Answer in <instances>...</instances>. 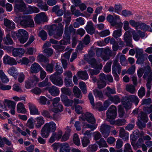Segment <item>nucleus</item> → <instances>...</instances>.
<instances>
[{"mask_svg": "<svg viewBox=\"0 0 152 152\" xmlns=\"http://www.w3.org/2000/svg\"><path fill=\"white\" fill-rule=\"evenodd\" d=\"M82 144L84 147L86 146L90 143L89 138L87 137H84L82 140Z\"/></svg>", "mask_w": 152, "mask_h": 152, "instance_id": "obj_61", "label": "nucleus"}, {"mask_svg": "<svg viewBox=\"0 0 152 152\" xmlns=\"http://www.w3.org/2000/svg\"><path fill=\"white\" fill-rule=\"evenodd\" d=\"M115 63V66L116 67V72H117V68L118 73V74H120L121 72V66L118 63V61L117 59H115L113 62V65L112 66V68L113 67V66L114 65V63Z\"/></svg>", "mask_w": 152, "mask_h": 152, "instance_id": "obj_48", "label": "nucleus"}, {"mask_svg": "<svg viewBox=\"0 0 152 152\" xmlns=\"http://www.w3.org/2000/svg\"><path fill=\"white\" fill-rule=\"evenodd\" d=\"M37 123L36 125V126L37 128L40 127L44 123V120L42 117H39L36 119Z\"/></svg>", "mask_w": 152, "mask_h": 152, "instance_id": "obj_36", "label": "nucleus"}, {"mask_svg": "<svg viewBox=\"0 0 152 152\" xmlns=\"http://www.w3.org/2000/svg\"><path fill=\"white\" fill-rule=\"evenodd\" d=\"M33 121L34 119L32 118L28 119L26 124V126L30 129L33 128L34 127Z\"/></svg>", "mask_w": 152, "mask_h": 152, "instance_id": "obj_58", "label": "nucleus"}, {"mask_svg": "<svg viewBox=\"0 0 152 152\" xmlns=\"http://www.w3.org/2000/svg\"><path fill=\"white\" fill-rule=\"evenodd\" d=\"M3 41L5 45H12L13 43V41L11 38L9 34H7L6 37L4 38Z\"/></svg>", "mask_w": 152, "mask_h": 152, "instance_id": "obj_30", "label": "nucleus"}, {"mask_svg": "<svg viewBox=\"0 0 152 152\" xmlns=\"http://www.w3.org/2000/svg\"><path fill=\"white\" fill-rule=\"evenodd\" d=\"M72 49L69 48L68 47H67L65 49V51H67L66 53H65L64 55V56L66 58L69 60L70 56V54L72 51Z\"/></svg>", "mask_w": 152, "mask_h": 152, "instance_id": "obj_51", "label": "nucleus"}, {"mask_svg": "<svg viewBox=\"0 0 152 152\" xmlns=\"http://www.w3.org/2000/svg\"><path fill=\"white\" fill-rule=\"evenodd\" d=\"M44 52L48 56H50L53 53L52 49L50 48L45 49L44 50Z\"/></svg>", "mask_w": 152, "mask_h": 152, "instance_id": "obj_59", "label": "nucleus"}, {"mask_svg": "<svg viewBox=\"0 0 152 152\" xmlns=\"http://www.w3.org/2000/svg\"><path fill=\"white\" fill-rule=\"evenodd\" d=\"M20 25L24 28H33L34 26V23L30 15H24L23 16Z\"/></svg>", "mask_w": 152, "mask_h": 152, "instance_id": "obj_4", "label": "nucleus"}, {"mask_svg": "<svg viewBox=\"0 0 152 152\" xmlns=\"http://www.w3.org/2000/svg\"><path fill=\"white\" fill-rule=\"evenodd\" d=\"M88 71L89 72L90 75L91 76L94 75H96L98 74L100 72V71L98 69H89Z\"/></svg>", "mask_w": 152, "mask_h": 152, "instance_id": "obj_62", "label": "nucleus"}, {"mask_svg": "<svg viewBox=\"0 0 152 152\" xmlns=\"http://www.w3.org/2000/svg\"><path fill=\"white\" fill-rule=\"evenodd\" d=\"M70 149L68 144L66 143H64L61 145L60 152H70Z\"/></svg>", "mask_w": 152, "mask_h": 152, "instance_id": "obj_29", "label": "nucleus"}, {"mask_svg": "<svg viewBox=\"0 0 152 152\" xmlns=\"http://www.w3.org/2000/svg\"><path fill=\"white\" fill-rule=\"evenodd\" d=\"M46 20L47 17L44 12L37 14L34 18V21L37 24H40L42 22H45Z\"/></svg>", "mask_w": 152, "mask_h": 152, "instance_id": "obj_14", "label": "nucleus"}, {"mask_svg": "<svg viewBox=\"0 0 152 152\" xmlns=\"http://www.w3.org/2000/svg\"><path fill=\"white\" fill-rule=\"evenodd\" d=\"M80 87L83 93L86 94L87 92L86 86L85 83L83 82H80L79 83Z\"/></svg>", "mask_w": 152, "mask_h": 152, "instance_id": "obj_50", "label": "nucleus"}, {"mask_svg": "<svg viewBox=\"0 0 152 152\" xmlns=\"http://www.w3.org/2000/svg\"><path fill=\"white\" fill-rule=\"evenodd\" d=\"M73 143L77 146H79L80 144L79 138L76 133H75L73 135Z\"/></svg>", "mask_w": 152, "mask_h": 152, "instance_id": "obj_47", "label": "nucleus"}, {"mask_svg": "<svg viewBox=\"0 0 152 152\" xmlns=\"http://www.w3.org/2000/svg\"><path fill=\"white\" fill-rule=\"evenodd\" d=\"M97 146L95 144L89 145L88 148V152H94L97 150Z\"/></svg>", "mask_w": 152, "mask_h": 152, "instance_id": "obj_60", "label": "nucleus"}, {"mask_svg": "<svg viewBox=\"0 0 152 152\" xmlns=\"http://www.w3.org/2000/svg\"><path fill=\"white\" fill-rule=\"evenodd\" d=\"M43 2L42 1H40L38 4V6L41 9L46 11L48 9V6L46 4H44Z\"/></svg>", "mask_w": 152, "mask_h": 152, "instance_id": "obj_46", "label": "nucleus"}, {"mask_svg": "<svg viewBox=\"0 0 152 152\" xmlns=\"http://www.w3.org/2000/svg\"><path fill=\"white\" fill-rule=\"evenodd\" d=\"M124 42L126 43V46H129L132 48L133 47L132 44V35L128 31H126L124 36Z\"/></svg>", "mask_w": 152, "mask_h": 152, "instance_id": "obj_7", "label": "nucleus"}, {"mask_svg": "<svg viewBox=\"0 0 152 152\" xmlns=\"http://www.w3.org/2000/svg\"><path fill=\"white\" fill-rule=\"evenodd\" d=\"M106 19L113 26L117 25L120 23H121L119 16L117 15H114V17H113V15L109 14L107 16Z\"/></svg>", "mask_w": 152, "mask_h": 152, "instance_id": "obj_5", "label": "nucleus"}, {"mask_svg": "<svg viewBox=\"0 0 152 152\" xmlns=\"http://www.w3.org/2000/svg\"><path fill=\"white\" fill-rule=\"evenodd\" d=\"M96 128L95 125H91L88 124H85L83 126L82 131L83 132H84L85 131V129L86 128H89L91 129V131H93L96 129Z\"/></svg>", "mask_w": 152, "mask_h": 152, "instance_id": "obj_41", "label": "nucleus"}, {"mask_svg": "<svg viewBox=\"0 0 152 152\" xmlns=\"http://www.w3.org/2000/svg\"><path fill=\"white\" fill-rule=\"evenodd\" d=\"M42 69L40 66L36 63L32 64L31 67V71L32 73H37Z\"/></svg>", "mask_w": 152, "mask_h": 152, "instance_id": "obj_23", "label": "nucleus"}, {"mask_svg": "<svg viewBox=\"0 0 152 152\" xmlns=\"http://www.w3.org/2000/svg\"><path fill=\"white\" fill-rule=\"evenodd\" d=\"M38 81V78L35 75L30 77L28 80L25 82V87L26 88H30L34 87Z\"/></svg>", "mask_w": 152, "mask_h": 152, "instance_id": "obj_6", "label": "nucleus"}, {"mask_svg": "<svg viewBox=\"0 0 152 152\" xmlns=\"http://www.w3.org/2000/svg\"><path fill=\"white\" fill-rule=\"evenodd\" d=\"M140 118L144 122L146 123L148 121L147 116L145 113L143 112H141Z\"/></svg>", "mask_w": 152, "mask_h": 152, "instance_id": "obj_55", "label": "nucleus"}, {"mask_svg": "<svg viewBox=\"0 0 152 152\" xmlns=\"http://www.w3.org/2000/svg\"><path fill=\"white\" fill-rule=\"evenodd\" d=\"M58 75H53L50 77V79L54 85L60 86L63 84V80L61 77L58 76Z\"/></svg>", "mask_w": 152, "mask_h": 152, "instance_id": "obj_9", "label": "nucleus"}, {"mask_svg": "<svg viewBox=\"0 0 152 152\" xmlns=\"http://www.w3.org/2000/svg\"><path fill=\"white\" fill-rule=\"evenodd\" d=\"M88 63L90 64L91 66L94 68L101 69H102V65L101 64H98V63L95 58H90L86 60Z\"/></svg>", "mask_w": 152, "mask_h": 152, "instance_id": "obj_15", "label": "nucleus"}, {"mask_svg": "<svg viewBox=\"0 0 152 152\" xmlns=\"http://www.w3.org/2000/svg\"><path fill=\"white\" fill-rule=\"evenodd\" d=\"M123 26L122 23H120L118 25L115 26V28L117 29L113 32V36L115 38L117 39L122 34L121 28Z\"/></svg>", "mask_w": 152, "mask_h": 152, "instance_id": "obj_16", "label": "nucleus"}, {"mask_svg": "<svg viewBox=\"0 0 152 152\" xmlns=\"http://www.w3.org/2000/svg\"><path fill=\"white\" fill-rule=\"evenodd\" d=\"M19 36L18 39L20 42L22 43H24L26 41L28 38V32L25 30L21 29L18 30Z\"/></svg>", "mask_w": 152, "mask_h": 152, "instance_id": "obj_8", "label": "nucleus"}, {"mask_svg": "<svg viewBox=\"0 0 152 152\" xmlns=\"http://www.w3.org/2000/svg\"><path fill=\"white\" fill-rule=\"evenodd\" d=\"M122 102L124 107L127 109H129L132 106V103L137 105L139 102V99L137 96L130 95L124 97Z\"/></svg>", "mask_w": 152, "mask_h": 152, "instance_id": "obj_3", "label": "nucleus"}, {"mask_svg": "<svg viewBox=\"0 0 152 152\" xmlns=\"http://www.w3.org/2000/svg\"><path fill=\"white\" fill-rule=\"evenodd\" d=\"M109 100L114 102L115 104H117L120 102V99L118 96L110 97L109 98Z\"/></svg>", "mask_w": 152, "mask_h": 152, "instance_id": "obj_43", "label": "nucleus"}, {"mask_svg": "<svg viewBox=\"0 0 152 152\" xmlns=\"http://www.w3.org/2000/svg\"><path fill=\"white\" fill-rule=\"evenodd\" d=\"M126 90L131 94H134L136 91L135 86L132 84H127L126 86Z\"/></svg>", "mask_w": 152, "mask_h": 152, "instance_id": "obj_39", "label": "nucleus"}, {"mask_svg": "<svg viewBox=\"0 0 152 152\" xmlns=\"http://www.w3.org/2000/svg\"><path fill=\"white\" fill-rule=\"evenodd\" d=\"M62 134V132L61 130L58 131V134L56 132L53 133L49 140V142L53 143L55 141L56 138L57 140H59L61 138Z\"/></svg>", "mask_w": 152, "mask_h": 152, "instance_id": "obj_19", "label": "nucleus"}, {"mask_svg": "<svg viewBox=\"0 0 152 152\" xmlns=\"http://www.w3.org/2000/svg\"><path fill=\"white\" fill-rule=\"evenodd\" d=\"M145 88L143 87H141L138 92L139 96L140 98H142L145 96Z\"/></svg>", "mask_w": 152, "mask_h": 152, "instance_id": "obj_53", "label": "nucleus"}, {"mask_svg": "<svg viewBox=\"0 0 152 152\" xmlns=\"http://www.w3.org/2000/svg\"><path fill=\"white\" fill-rule=\"evenodd\" d=\"M61 91L64 94L69 96H71V98L72 99L73 95L72 94V93L69 88H63L61 89Z\"/></svg>", "mask_w": 152, "mask_h": 152, "instance_id": "obj_35", "label": "nucleus"}, {"mask_svg": "<svg viewBox=\"0 0 152 152\" xmlns=\"http://www.w3.org/2000/svg\"><path fill=\"white\" fill-rule=\"evenodd\" d=\"M4 25L7 27V30L8 31H10L15 28V24L14 23L7 18L4 19Z\"/></svg>", "mask_w": 152, "mask_h": 152, "instance_id": "obj_21", "label": "nucleus"}, {"mask_svg": "<svg viewBox=\"0 0 152 152\" xmlns=\"http://www.w3.org/2000/svg\"><path fill=\"white\" fill-rule=\"evenodd\" d=\"M70 37L64 34L63 39L60 41V44L62 45H67L68 43L70 44Z\"/></svg>", "mask_w": 152, "mask_h": 152, "instance_id": "obj_26", "label": "nucleus"}, {"mask_svg": "<svg viewBox=\"0 0 152 152\" xmlns=\"http://www.w3.org/2000/svg\"><path fill=\"white\" fill-rule=\"evenodd\" d=\"M63 107L61 104H58L56 107H54L53 109V111L54 113H57L58 112H61L62 111Z\"/></svg>", "mask_w": 152, "mask_h": 152, "instance_id": "obj_49", "label": "nucleus"}, {"mask_svg": "<svg viewBox=\"0 0 152 152\" xmlns=\"http://www.w3.org/2000/svg\"><path fill=\"white\" fill-rule=\"evenodd\" d=\"M126 123V120L124 119H119L116 121L115 125L117 126L124 125Z\"/></svg>", "mask_w": 152, "mask_h": 152, "instance_id": "obj_54", "label": "nucleus"}, {"mask_svg": "<svg viewBox=\"0 0 152 152\" xmlns=\"http://www.w3.org/2000/svg\"><path fill=\"white\" fill-rule=\"evenodd\" d=\"M116 92L115 88H110V87H107V91L105 92V95L109 98L111 96V94H116Z\"/></svg>", "mask_w": 152, "mask_h": 152, "instance_id": "obj_38", "label": "nucleus"}, {"mask_svg": "<svg viewBox=\"0 0 152 152\" xmlns=\"http://www.w3.org/2000/svg\"><path fill=\"white\" fill-rule=\"evenodd\" d=\"M87 32L91 35L95 33V29L93 26V23L91 21L88 22L85 28Z\"/></svg>", "mask_w": 152, "mask_h": 152, "instance_id": "obj_18", "label": "nucleus"}, {"mask_svg": "<svg viewBox=\"0 0 152 152\" xmlns=\"http://www.w3.org/2000/svg\"><path fill=\"white\" fill-rule=\"evenodd\" d=\"M96 143L100 146L106 147L107 146L106 142L104 139L102 138L100 139L99 141L96 142Z\"/></svg>", "mask_w": 152, "mask_h": 152, "instance_id": "obj_56", "label": "nucleus"}, {"mask_svg": "<svg viewBox=\"0 0 152 152\" xmlns=\"http://www.w3.org/2000/svg\"><path fill=\"white\" fill-rule=\"evenodd\" d=\"M119 137L125 141L127 140L129 138V134L126 132L124 129L121 128L119 131Z\"/></svg>", "mask_w": 152, "mask_h": 152, "instance_id": "obj_25", "label": "nucleus"}, {"mask_svg": "<svg viewBox=\"0 0 152 152\" xmlns=\"http://www.w3.org/2000/svg\"><path fill=\"white\" fill-rule=\"evenodd\" d=\"M26 7L25 3L21 1L16 4L14 7V10L15 12H23L26 10Z\"/></svg>", "mask_w": 152, "mask_h": 152, "instance_id": "obj_13", "label": "nucleus"}, {"mask_svg": "<svg viewBox=\"0 0 152 152\" xmlns=\"http://www.w3.org/2000/svg\"><path fill=\"white\" fill-rule=\"evenodd\" d=\"M56 128V124L53 121L46 123L41 130V134L42 136L44 138H47L50 132H55Z\"/></svg>", "mask_w": 152, "mask_h": 152, "instance_id": "obj_2", "label": "nucleus"}, {"mask_svg": "<svg viewBox=\"0 0 152 152\" xmlns=\"http://www.w3.org/2000/svg\"><path fill=\"white\" fill-rule=\"evenodd\" d=\"M28 106L30 110V113L32 115L38 114L39 112L38 110L35 106L31 103H28Z\"/></svg>", "mask_w": 152, "mask_h": 152, "instance_id": "obj_27", "label": "nucleus"}, {"mask_svg": "<svg viewBox=\"0 0 152 152\" xmlns=\"http://www.w3.org/2000/svg\"><path fill=\"white\" fill-rule=\"evenodd\" d=\"M73 92L76 97L80 99L82 98V95L81 91L77 86H75L74 87Z\"/></svg>", "mask_w": 152, "mask_h": 152, "instance_id": "obj_31", "label": "nucleus"}, {"mask_svg": "<svg viewBox=\"0 0 152 152\" xmlns=\"http://www.w3.org/2000/svg\"><path fill=\"white\" fill-rule=\"evenodd\" d=\"M83 121L86 120L88 122L94 124L95 123L96 120L93 115L91 113L87 112L83 115L81 118Z\"/></svg>", "mask_w": 152, "mask_h": 152, "instance_id": "obj_11", "label": "nucleus"}, {"mask_svg": "<svg viewBox=\"0 0 152 152\" xmlns=\"http://www.w3.org/2000/svg\"><path fill=\"white\" fill-rule=\"evenodd\" d=\"M117 109L114 105H111L107 111V118H115L117 116Z\"/></svg>", "mask_w": 152, "mask_h": 152, "instance_id": "obj_10", "label": "nucleus"}, {"mask_svg": "<svg viewBox=\"0 0 152 152\" xmlns=\"http://www.w3.org/2000/svg\"><path fill=\"white\" fill-rule=\"evenodd\" d=\"M63 28V26L61 23H59L58 25L53 24L50 27L48 30V34L50 36L54 35L53 37L57 39L62 36Z\"/></svg>", "mask_w": 152, "mask_h": 152, "instance_id": "obj_1", "label": "nucleus"}, {"mask_svg": "<svg viewBox=\"0 0 152 152\" xmlns=\"http://www.w3.org/2000/svg\"><path fill=\"white\" fill-rule=\"evenodd\" d=\"M132 33L133 39L134 40L138 41L139 40L140 37L137 32L136 33L135 30H133L132 31Z\"/></svg>", "mask_w": 152, "mask_h": 152, "instance_id": "obj_63", "label": "nucleus"}, {"mask_svg": "<svg viewBox=\"0 0 152 152\" xmlns=\"http://www.w3.org/2000/svg\"><path fill=\"white\" fill-rule=\"evenodd\" d=\"M111 126L105 124H102L101 126L100 131L105 138L107 137L109 135Z\"/></svg>", "mask_w": 152, "mask_h": 152, "instance_id": "obj_12", "label": "nucleus"}, {"mask_svg": "<svg viewBox=\"0 0 152 152\" xmlns=\"http://www.w3.org/2000/svg\"><path fill=\"white\" fill-rule=\"evenodd\" d=\"M77 74L78 77L82 79L87 80L88 78V75L86 72L79 71Z\"/></svg>", "mask_w": 152, "mask_h": 152, "instance_id": "obj_33", "label": "nucleus"}, {"mask_svg": "<svg viewBox=\"0 0 152 152\" xmlns=\"http://www.w3.org/2000/svg\"><path fill=\"white\" fill-rule=\"evenodd\" d=\"M0 77L2 82L4 83H6L9 81L8 78L2 70L0 71Z\"/></svg>", "mask_w": 152, "mask_h": 152, "instance_id": "obj_42", "label": "nucleus"}, {"mask_svg": "<svg viewBox=\"0 0 152 152\" xmlns=\"http://www.w3.org/2000/svg\"><path fill=\"white\" fill-rule=\"evenodd\" d=\"M17 111L19 113H22L25 114L26 111L23 104L21 102L19 103L17 105Z\"/></svg>", "mask_w": 152, "mask_h": 152, "instance_id": "obj_32", "label": "nucleus"}, {"mask_svg": "<svg viewBox=\"0 0 152 152\" xmlns=\"http://www.w3.org/2000/svg\"><path fill=\"white\" fill-rule=\"evenodd\" d=\"M129 23L132 27L135 28L136 29H137L140 25V22H137L133 20H130L129 21Z\"/></svg>", "mask_w": 152, "mask_h": 152, "instance_id": "obj_52", "label": "nucleus"}, {"mask_svg": "<svg viewBox=\"0 0 152 152\" xmlns=\"http://www.w3.org/2000/svg\"><path fill=\"white\" fill-rule=\"evenodd\" d=\"M38 35L43 40H45L47 39V34L46 32L42 30L39 32Z\"/></svg>", "mask_w": 152, "mask_h": 152, "instance_id": "obj_45", "label": "nucleus"}, {"mask_svg": "<svg viewBox=\"0 0 152 152\" xmlns=\"http://www.w3.org/2000/svg\"><path fill=\"white\" fill-rule=\"evenodd\" d=\"M49 92L53 96H58L60 92L58 88L55 86H53L48 88Z\"/></svg>", "mask_w": 152, "mask_h": 152, "instance_id": "obj_22", "label": "nucleus"}, {"mask_svg": "<svg viewBox=\"0 0 152 152\" xmlns=\"http://www.w3.org/2000/svg\"><path fill=\"white\" fill-rule=\"evenodd\" d=\"M55 69L56 72L53 75H59L63 72L62 67L59 65H58L57 63H56V64Z\"/></svg>", "mask_w": 152, "mask_h": 152, "instance_id": "obj_44", "label": "nucleus"}, {"mask_svg": "<svg viewBox=\"0 0 152 152\" xmlns=\"http://www.w3.org/2000/svg\"><path fill=\"white\" fill-rule=\"evenodd\" d=\"M94 95L96 97H98L99 98H102L103 95L101 91H99L97 89H95L93 90Z\"/></svg>", "mask_w": 152, "mask_h": 152, "instance_id": "obj_64", "label": "nucleus"}, {"mask_svg": "<svg viewBox=\"0 0 152 152\" xmlns=\"http://www.w3.org/2000/svg\"><path fill=\"white\" fill-rule=\"evenodd\" d=\"M112 64V62H107L104 67V71L105 72H109L111 70V66Z\"/></svg>", "mask_w": 152, "mask_h": 152, "instance_id": "obj_57", "label": "nucleus"}, {"mask_svg": "<svg viewBox=\"0 0 152 152\" xmlns=\"http://www.w3.org/2000/svg\"><path fill=\"white\" fill-rule=\"evenodd\" d=\"M24 53L23 49L20 48H15L12 51V54L14 56H17L21 55Z\"/></svg>", "mask_w": 152, "mask_h": 152, "instance_id": "obj_24", "label": "nucleus"}, {"mask_svg": "<svg viewBox=\"0 0 152 152\" xmlns=\"http://www.w3.org/2000/svg\"><path fill=\"white\" fill-rule=\"evenodd\" d=\"M51 85V83L50 82H48V79L47 78L42 82H40L38 84V86L40 87L46 86H50Z\"/></svg>", "mask_w": 152, "mask_h": 152, "instance_id": "obj_40", "label": "nucleus"}, {"mask_svg": "<svg viewBox=\"0 0 152 152\" xmlns=\"http://www.w3.org/2000/svg\"><path fill=\"white\" fill-rule=\"evenodd\" d=\"M3 61L4 63L10 65H16L17 63L15 59L12 58L8 56H5L3 58Z\"/></svg>", "mask_w": 152, "mask_h": 152, "instance_id": "obj_20", "label": "nucleus"}, {"mask_svg": "<svg viewBox=\"0 0 152 152\" xmlns=\"http://www.w3.org/2000/svg\"><path fill=\"white\" fill-rule=\"evenodd\" d=\"M46 64V65L42 64V65L43 67H45L46 70L47 72H52L53 71V64H48V63Z\"/></svg>", "mask_w": 152, "mask_h": 152, "instance_id": "obj_37", "label": "nucleus"}, {"mask_svg": "<svg viewBox=\"0 0 152 152\" xmlns=\"http://www.w3.org/2000/svg\"><path fill=\"white\" fill-rule=\"evenodd\" d=\"M4 104L5 107L7 106L9 108H15L16 103L14 102L5 99L4 102Z\"/></svg>", "mask_w": 152, "mask_h": 152, "instance_id": "obj_28", "label": "nucleus"}, {"mask_svg": "<svg viewBox=\"0 0 152 152\" xmlns=\"http://www.w3.org/2000/svg\"><path fill=\"white\" fill-rule=\"evenodd\" d=\"M37 59L39 61L43 62V63L47 64L49 63L48 59L42 54H39Z\"/></svg>", "mask_w": 152, "mask_h": 152, "instance_id": "obj_34", "label": "nucleus"}, {"mask_svg": "<svg viewBox=\"0 0 152 152\" xmlns=\"http://www.w3.org/2000/svg\"><path fill=\"white\" fill-rule=\"evenodd\" d=\"M75 32L76 30L73 28L72 25H70L69 27H68V26H67V25H65L64 34L70 37L71 34L72 33L74 34L75 33Z\"/></svg>", "mask_w": 152, "mask_h": 152, "instance_id": "obj_17", "label": "nucleus"}]
</instances>
